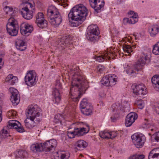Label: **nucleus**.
<instances>
[{"instance_id":"f257e3e1","label":"nucleus","mask_w":159,"mask_h":159,"mask_svg":"<svg viewBox=\"0 0 159 159\" xmlns=\"http://www.w3.org/2000/svg\"><path fill=\"white\" fill-rule=\"evenodd\" d=\"M69 74L72 76L69 95L73 101L76 102L87 90L88 83L78 67L70 69Z\"/></svg>"},{"instance_id":"f03ea898","label":"nucleus","mask_w":159,"mask_h":159,"mask_svg":"<svg viewBox=\"0 0 159 159\" xmlns=\"http://www.w3.org/2000/svg\"><path fill=\"white\" fill-rule=\"evenodd\" d=\"M88 10L83 5H77L73 7L68 14L69 20L73 21L71 24L73 26L77 27L82 24L87 16Z\"/></svg>"},{"instance_id":"7ed1b4c3","label":"nucleus","mask_w":159,"mask_h":159,"mask_svg":"<svg viewBox=\"0 0 159 159\" xmlns=\"http://www.w3.org/2000/svg\"><path fill=\"white\" fill-rule=\"evenodd\" d=\"M48 20L54 27H57L61 23L62 17L57 8L53 6H49L47 11Z\"/></svg>"},{"instance_id":"20e7f679","label":"nucleus","mask_w":159,"mask_h":159,"mask_svg":"<svg viewBox=\"0 0 159 159\" xmlns=\"http://www.w3.org/2000/svg\"><path fill=\"white\" fill-rule=\"evenodd\" d=\"M25 114L27 118L25 120V125L28 129L32 128L37 124L34 120L39 116L40 113L38 110H26Z\"/></svg>"},{"instance_id":"39448f33","label":"nucleus","mask_w":159,"mask_h":159,"mask_svg":"<svg viewBox=\"0 0 159 159\" xmlns=\"http://www.w3.org/2000/svg\"><path fill=\"white\" fill-rule=\"evenodd\" d=\"M71 126H74L73 129L75 130V134L78 136H82L88 133L89 130V125L82 122L73 123Z\"/></svg>"},{"instance_id":"423d86ee","label":"nucleus","mask_w":159,"mask_h":159,"mask_svg":"<svg viewBox=\"0 0 159 159\" xmlns=\"http://www.w3.org/2000/svg\"><path fill=\"white\" fill-rule=\"evenodd\" d=\"M88 31L86 34L87 39L91 42L94 43L99 39V32L96 25H91L88 28Z\"/></svg>"},{"instance_id":"0eeeda50","label":"nucleus","mask_w":159,"mask_h":159,"mask_svg":"<svg viewBox=\"0 0 159 159\" xmlns=\"http://www.w3.org/2000/svg\"><path fill=\"white\" fill-rule=\"evenodd\" d=\"M131 138L133 143L137 148H142L146 141L145 136L141 133H135L132 135Z\"/></svg>"},{"instance_id":"6e6552de","label":"nucleus","mask_w":159,"mask_h":159,"mask_svg":"<svg viewBox=\"0 0 159 159\" xmlns=\"http://www.w3.org/2000/svg\"><path fill=\"white\" fill-rule=\"evenodd\" d=\"M62 88V85L60 81L59 80H56L55 87L53 89L52 91V94L54 96L52 101L55 106L57 105L61 100L60 91Z\"/></svg>"},{"instance_id":"1a4fd4ad","label":"nucleus","mask_w":159,"mask_h":159,"mask_svg":"<svg viewBox=\"0 0 159 159\" xmlns=\"http://www.w3.org/2000/svg\"><path fill=\"white\" fill-rule=\"evenodd\" d=\"M9 24L7 26V30L9 34L11 36H16L18 33L16 29L17 22L16 19L11 18L9 19Z\"/></svg>"},{"instance_id":"9d476101","label":"nucleus","mask_w":159,"mask_h":159,"mask_svg":"<svg viewBox=\"0 0 159 159\" xmlns=\"http://www.w3.org/2000/svg\"><path fill=\"white\" fill-rule=\"evenodd\" d=\"M117 81V77L114 74H110L103 77L101 80V83L107 86L114 85Z\"/></svg>"},{"instance_id":"9b49d317","label":"nucleus","mask_w":159,"mask_h":159,"mask_svg":"<svg viewBox=\"0 0 159 159\" xmlns=\"http://www.w3.org/2000/svg\"><path fill=\"white\" fill-rule=\"evenodd\" d=\"M131 88L135 97L139 96L141 97L142 96L147 93L145 87L143 84H132Z\"/></svg>"},{"instance_id":"f8f14e48","label":"nucleus","mask_w":159,"mask_h":159,"mask_svg":"<svg viewBox=\"0 0 159 159\" xmlns=\"http://www.w3.org/2000/svg\"><path fill=\"white\" fill-rule=\"evenodd\" d=\"M91 6L94 10V13L96 14L103 10L105 2L104 0H89Z\"/></svg>"},{"instance_id":"ddd939ff","label":"nucleus","mask_w":159,"mask_h":159,"mask_svg":"<svg viewBox=\"0 0 159 159\" xmlns=\"http://www.w3.org/2000/svg\"><path fill=\"white\" fill-rule=\"evenodd\" d=\"M149 61V58L148 57L147 54L142 53L140 59L134 65V69L138 71L141 70L143 67V64L147 63Z\"/></svg>"},{"instance_id":"4468645a","label":"nucleus","mask_w":159,"mask_h":159,"mask_svg":"<svg viewBox=\"0 0 159 159\" xmlns=\"http://www.w3.org/2000/svg\"><path fill=\"white\" fill-rule=\"evenodd\" d=\"M36 75L35 72L33 70L30 71L27 73L25 80L27 85L31 86L35 84L37 82Z\"/></svg>"},{"instance_id":"2eb2a0df","label":"nucleus","mask_w":159,"mask_h":159,"mask_svg":"<svg viewBox=\"0 0 159 159\" xmlns=\"http://www.w3.org/2000/svg\"><path fill=\"white\" fill-rule=\"evenodd\" d=\"M7 126L8 128L15 129L20 133H22L25 131L24 129L20 123L16 120H10L8 121Z\"/></svg>"},{"instance_id":"dca6fc26","label":"nucleus","mask_w":159,"mask_h":159,"mask_svg":"<svg viewBox=\"0 0 159 159\" xmlns=\"http://www.w3.org/2000/svg\"><path fill=\"white\" fill-rule=\"evenodd\" d=\"M9 90L11 94L10 98L11 101L14 105H17L19 103L20 99L18 91L14 88H10Z\"/></svg>"},{"instance_id":"f3484780","label":"nucleus","mask_w":159,"mask_h":159,"mask_svg":"<svg viewBox=\"0 0 159 159\" xmlns=\"http://www.w3.org/2000/svg\"><path fill=\"white\" fill-rule=\"evenodd\" d=\"M57 143L56 140L54 139L47 141L43 143L44 151L48 152L55 150Z\"/></svg>"},{"instance_id":"a211bd4d","label":"nucleus","mask_w":159,"mask_h":159,"mask_svg":"<svg viewBox=\"0 0 159 159\" xmlns=\"http://www.w3.org/2000/svg\"><path fill=\"white\" fill-rule=\"evenodd\" d=\"M138 118V115L136 113L131 112L129 113L126 116L125 124L126 127L131 126Z\"/></svg>"},{"instance_id":"6ab92c4d","label":"nucleus","mask_w":159,"mask_h":159,"mask_svg":"<svg viewBox=\"0 0 159 159\" xmlns=\"http://www.w3.org/2000/svg\"><path fill=\"white\" fill-rule=\"evenodd\" d=\"M33 30V28L28 24L25 23H22L20 26V31L21 34L26 36H28Z\"/></svg>"},{"instance_id":"aec40b11","label":"nucleus","mask_w":159,"mask_h":159,"mask_svg":"<svg viewBox=\"0 0 159 159\" xmlns=\"http://www.w3.org/2000/svg\"><path fill=\"white\" fill-rule=\"evenodd\" d=\"M72 38L68 35H64L61 37L60 40H58V45L63 47L64 46L66 47L70 43L72 40Z\"/></svg>"},{"instance_id":"412c9836","label":"nucleus","mask_w":159,"mask_h":159,"mask_svg":"<svg viewBox=\"0 0 159 159\" xmlns=\"http://www.w3.org/2000/svg\"><path fill=\"white\" fill-rule=\"evenodd\" d=\"M100 136L102 138L113 139L118 135L117 133L115 131L108 132L106 131H102L99 133Z\"/></svg>"},{"instance_id":"4be33fe9","label":"nucleus","mask_w":159,"mask_h":159,"mask_svg":"<svg viewBox=\"0 0 159 159\" xmlns=\"http://www.w3.org/2000/svg\"><path fill=\"white\" fill-rule=\"evenodd\" d=\"M31 150L34 153H37L44 151V144L42 143H35L30 147Z\"/></svg>"},{"instance_id":"5701e85b","label":"nucleus","mask_w":159,"mask_h":159,"mask_svg":"<svg viewBox=\"0 0 159 159\" xmlns=\"http://www.w3.org/2000/svg\"><path fill=\"white\" fill-rule=\"evenodd\" d=\"M66 117L67 116L65 114V113H63L62 114H57L54 117V121L56 123L60 122L61 125H62V122Z\"/></svg>"},{"instance_id":"b1692460","label":"nucleus","mask_w":159,"mask_h":159,"mask_svg":"<svg viewBox=\"0 0 159 159\" xmlns=\"http://www.w3.org/2000/svg\"><path fill=\"white\" fill-rule=\"evenodd\" d=\"M16 48L20 51H24L26 48L25 42L20 39H18L16 42Z\"/></svg>"},{"instance_id":"393cba45","label":"nucleus","mask_w":159,"mask_h":159,"mask_svg":"<svg viewBox=\"0 0 159 159\" xmlns=\"http://www.w3.org/2000/svg\"><path fill=\"white\" fill-rule=\"evenodd\" d=\"M148 31L151 37H155L159 32V27L157 25L152 26L149 28Z\"/></svg>"},{"instance_id":"a878e982","label":"nucleus","mask_w":159,"mask_h":159,"mask_svg":"<svg viewBox=\"0 0 159 159\" xmlns=\"http://www.w3.org/2000/svg\"><path fill=\"white\" fill-rule=\"evenodd\" d=\"M33 10L30 9V10H23L20 12L22 16L27 20H30L33 17Z\"/></svg>"},{"instance_id":"bb28decb","label":"nucleus","mask_w":159,"mask_h":159,"mask_svg":"<svg viewBox=\"0 0 159 159\" xmlns=\"http://www.w3.org/2000/svg\"><path fill=\"white\" fill-rule=\"evenodd\" d=\"M148 159H159V148L154 149L150 152Z\"/></svg>"},{"instance_id":"cd10ccee","label":"nucleus","mask_w":159,"mask_h":159,"mask_svg":"<svg viewBox=\"0 0 159 159\" xmlns=\"http://www.w3.org/2000/svg\"><path fill=\"white\" fill-rule=\"evenodd\" d=\"M6 81L10 84L13 85L18 81V78L16 76H13V75H9L6 79Z\"/></svg>"},{"instance_id":"c85d7f7f","label":"nucleus","mask_w":159,"mask_h":159,"mask_svg":"<svg viewBox=\"0 0 159 159\" xmlns=\"http://www.w3.org/2000/svg\"><path fill=\"white\" fill-rule=\"evenodd\" d=\"M80 107L82 109H92L93 108V107L91 106L90 104L88 103L87 100L86 99H83L81 101L80 104Z\"/></svg>"},{"instance_id":"c756f323","label":"nucleus","mask_w":159,"mask_h":159,"mask_svg":"<svg viewBox=\"0 0 159 159\" xmlns=\"http://www.w3.org/2000/svg\"><path fill=\"white\" fill-rule=\"evenodd\" d=\"M88 144L87 143L83 140H79L76 143V146L78 149L82 150L83 148L87 147Z\"/></svg>"},{"instance_id":"7c9ffc66","label":"nucleus","mask_w":159,"mask_h":159,"mask_svg":"<svg viewBox=\"0 0 159 159\" xmlns=\"http://www.w3.org/2000/svg\"><path fill=\"white\" fill-rule=\"evenodd\" d=\"M27 155L26 151L20 150L17 151L16 153L15 157L16 159L19 158H23L25 157Z\"/></svg>"},{"instance_id":"2f4dec72","label":"nucleus","mask_w":159,"mask_h":159,"mask_svg":"<svg viewBox=\"0 0 159 159\" xmlns=\"http://www.w3.org/2000/svg\"><path fill=\"white\" fill-rule=\"evenodd\" d=\"M94 57V59L100 62L104 61L105 60H107L109 57L108 54L106 52L103 55H101L98 56H95Z\"/></svg>"},{"instance_id":"473e14b6","label":"nucleus","mask_w":159,"mask_h":159,"mask_svg":"<svg viewBox=\"0 0 159 159\" xmlns=\"http://www.w3.org/2000/svg\"><path fill=\"white\" fill-rule=\"evenodd\" d=\"M35 23L39 28L43 29L47 26L48 23L47 20L45 19H43L41 20L35 21Z\"/></svg>"},{"instance_id":"72a5a7b5","label":"nucleus","mask_w":159,"mask_h":159,"mask_svg":"<svg viewBox=\"0 0 159 159\" xmlns=\"http://www.w3.org/2000/svg\"><path fill=\"white\" fill-rule=\"evenodd\" d=\"M151 81L155 88H157L159 90V76L155 75L153 76L151 79Z\"/></svg>"},{"instance_id":"f704fd0d","label":"nucleus","mask_w":159,"mask_h":159,"mask_svg":"<svg viewBox=\"0 0 159 159\" xmlns=\"http://www.w3.org/2000/svg\"><path fill=\"white\" fill-rule=\"evenodd\" d=\"M23 5V7L22 8V10H30L29 9H32L33 10V5L29 2H22L21 5Z\"/></svg>"},{"instance_id":"c9c22d12","label":"nucleus","mask_w":159,"mask_h":159,"mask_svg":"<svg viewBox=\"0 0 159 159\" xmlns=\"http://www.w3.org/2000/svg\"><path fill=\"white\" fill-rule=\"evenodd\" d=\"M74 126H72L71 125L68 129V131H67V135L69 138L72 139L75 137V136L76 135L75 133V130H71L70 129H73Z\"/></svg>"},{"instance_id":"e433bc0d","label":"nucleus","mask_w":159,"mask_h":159,"mask_svg":"<svg viewBox=\"0 0 159 159\" xmlns=\"http://www.w3.org/2000/svg\"><path fill=\"white\" fill-rule=\"evenodd\" d=\"M138 15L137 13H134L133 16H130L129 21L130 24H134L137 22L138 21Z\"/></svg>"},{"instance_id":"4c0bfd02","label":"nucleus","mask_w":159,"mask_h":159,"mask_svg":"<svg viewBox=\"0 0 159 159\" xmlns=\"http://www.w3.org/2000/svg\"><path fill=\"white\" fill-rule=\"evenodd\" d=\"M122 48L125 52H127L130 55V53L133 52L132 48L130 45L127 44H124L123 45Z\"/></svg>"},{"instance_id":"58836bf2","label":"nucleus","mask_w":159,"mask_h":159,"mask_svg":"<svg viewBox=\"0 0 159 159\" xmlns=\"http://www.w3.org/2000/svg\"><path fill=\"white\" fill-rule=\"evenodd\" d=\"M4 95L3 93H0V109H5L6 106L4 104Z\"/></svg>"},{"instance_id":"ea45409f","label":"nucleus","mask_w":159,"mask_h":159,"mask_svg":"<svg viewBox=\"0 0 159 159\" xmlns=\"http://www.w3.org/2000/svg\"><path fill=\"white\" fill-rule=\"evenodd\" d=\"M120 108L122 109H129L130 108V104L127 102L124 101L121 103Z\"/></svg>"},{"instance_id":"a19ab883","label":"nucleus","mask_w":159,"mask_h":159,"mask_svg":"<svg viewBox=\"0 0 159 159\" xmlns=\"http://www.w3.org/2000/svg\"><path fill=\"white\" fill-rule=\"evenodd\" d=\"M151 140L152 142L155 141L158 142L159 141V131L152 135Z\"/></svg>"},{"instance_id":"79ce46f5","label":"nucleus","mask_w":159,"mask_h":159,"mask_svg":"<svg viewBox=\"0 0 159 159\" xmlns=\"http://www.w3.org/2000/svg\"><path fill=\"white\" fill-rule=\"evenodd\" d=\"M152 52L156 55H159V46L157 44H155L152 50Z\"/></svg>"},{"instance_id":"37998d69","label":"nucleus","mask_w":159,"mask_h":159,"mask_svg":"<svg viewBox=\"0 0 159 159\" xmlns=\"http://www.w3.org/2000/svg\"><path fill=\"white\" fill-rule=\"evenodd\" d=\"M16 111L14 110H10L7 113V115L10 118H13L16 116Z\"/></svg>"},{"instance_id":"c03bdc74","label":"nucleus","mask_w":159,"mask_h":159,"mask_svg":"<svg viewBox=\"0 0 159 159\" xmlns=\"http://www.w3.org/2000/svg\"><path fill=\"white\" fill-rule=\"evenodd\" d=\"M44 19L43 14L42 12H39L36 16L35 21H39Z\"/></svg>"},{"instance_id":"a18cd8bd","label":"nucleus","mask_w":159,"mask_h":159,"mask_svg":"<svg viewBox=\"0 0 159 159\" xmlns=\"http://www.w3.org/2000/svg\"><path fill=\"white\" fill-rule=\"evenodd\" d=\"M144 156L143 155L135 154L130 157L128 159H143Z\"/></svg>"},{"instance_id":"49530a36","label":"nucleus","mask_w":159,"mask_h":159,"mask_svg":"<svg viewBox=\"0 0 159 159\" xmlns=\"http://www.w3.org/2000/svg\"><path fill=\"white\" fill-rule=\"evenodd\" d=\"M8 132L7 130H5L4 129H3L1 131L0 134L1 138H6L7 137L6 134H8Z\"/></svg>"},{"instance_id":"de8ad7c7","label":"nucleus","mask_w":159,"mask_h":159,"mask_svg":"<svg viewBox=\"0 0 159 159\" xmlns=\"http://www.w3.org/2000/svg\"><path fill=\"white\" fill-rule=\"evenodd\" d=\"M39 108H40L38 105L34 103L29 105L27 109H37Z\"/></svg>"},{"instance_id":"09e8293b","label":"nucleus","mask_w":159,"mask_h":159,"mask_svg":"<svg viewBox=\"0 0 159 159\" xmlns=\"http://www.w3.org/2000/svg\"><path fill=\"white\" fill-rule=\"evenodd\" d=\"M82 113L86 116H89L93 114L92 110H81Z\"/></svg>"},{"instance_id":"8fccbe9b","label":"nucleus","mask_w":159,"mask_h":159,"mask_svg":"<svg viewBox=\"0 0 159 159\" xmlns=\"http://www.w3.org/2000/svg\"><path fill=\"white\" fill-rule=\"evenodd\" d=\"M6 8H9V11H10L11 12L12 11V13H11L12 17L11 18H13L15 19L14 17H15V14L16 12V11L15 10H13L12 8H10L6 6Z\"/></svg>"},{"instance_id":"3c124183","label":"nucleus","mask_w":159,"mask_h":159,"mask_svg":"<svg viewBox=\"0 0 159 159\" xmlns=\"http://www.w3.org/2000/svg\"><path fill=\"white\" fill-rule=\"evenodd\" d=\"M135 104L137 106L138 108L140 109H142L144 107L142 102L140 101H138L136 103H135Z\"/></svg>"},{"instance_id":"603ef678","label":"nucleus","mask_w":159,"mask_h":159,"mask_svg":"<svg viewBox=\"0 0 159 159\" xmlns=\"http://www.w3.org/2000/svg\"><path fill=\"white\" fill-rule=\"evenodd\" d=\"M70 157V155L68 153L62 154L61 156V159H68Z\"/></svg>"},{"instance_id":"864d4df0","label":"nucleus","mask_w":159,"mask_h":159,"mask_svg":"<svg viewBox=\"0 0 159 159\" xmlns=\"http://www.w3.org/2000/svg\"><path fill=\"white\" fill-rule=\"evenodd\" d=\"M130 21L129 19L127 18H124L123 20V23L125 25H127V24H129Z\"/></svg>"},{"instance_id":"5fc2aeb1","label":"nucleus","mask_w":159,"mask_h":159,"mask_svg":"<svg viewBox=\"0 0 159 159\" xmlns=\"http://www.w3.org/2000/svg\"><path fill=\"white\" fill-rule=\"evenodd\" d=\"M145 121L144 122V125L145 126L144 127H146L147 128H149L150 126V123L148 121V120L145 119H144Z\"/></svg>"},{"instance_id":"6e6d98bb","label":"nucleus","mask_w":159,"mask_h":159,"mask_svg":"<svg viewBox=\"0 0 159 159\" xmlns=\"http://www.w3.org/2000/svg\"><path fill=\"white\" fill-rule=\"evenodd\" d=\"M126 72L127 74H131L133 73V70L132 69L129 67L127 69Z\"/></svg>"},{"instance_id":"4d7b16f0","label":"nucleus","mask_w":159,"mask_h":159,"mask_svg":"<svg viewBox=\"0 0 159 159\" xmlns=\"http://www.w3.org/2000/svg\"><path fill=\"white\" fill-rule=\"evenodd\" d=\"M117 104H118V105L120 106L119 104L118 103H116L113 104L111 107L112 109H118L119 108L117 106Z\"/></svg>"},{"instance_id":"13d9d810","label":"nucleus","mask_w":159,"mask_h":159,"mask_svg":"<svg viewBox=\"0 0 159 159\" xmlns=\"http://www.w3.org/2000/svg\"><path fill=\"white\" fill-rule=\"evenodd\" d=\"M111 121L112 122H115L117 120L116 118L114 116H111Z\"/></svg>"},{"instance_id":"bf43d9fd","label":"nucleus","mask_w":159,"mask_h":159,"mask_svg":"<svg viewBox=\"0 0 159 159\" xmlns=\"http://www.w3.org/2000/svg\"><path fill=\"white\" fill-rule=\"evenodd\" d=\"M2 120V110H0V122Z\"/></svg>"},{"instance_id":"052dcab7","label":"nucleus","mask_w":159,"mask_h":159,"mask_svg":"<svg viewBox=\"0 0 159 159\" xmlns=\"http://www.w3.org/2000/svg\"><path fill=\"white\" fill-rule=\"evenodd\" d=\"M134 13H136L134 12V11H130L128 13V14L133 15L132 16H133V14H134Z\"/></svg>"},{"instance_id":"680f3d73","label":"nucleus","mask_w":159,"mask_h":159,"mask_svg":"<svg viewBox=\"0 0 159 159\" xmlns=\"http://www.w3.org/2000/svg\"><path fill=\"white\" fill-rule=\"evenodd\" d=\"M98 71H99V72H101V73L102 72V71H103V70H102V68H99V69H98Z\"/></svg>"},{"instance_id":"e2e57ef3","label":"nucleus","mask_w":159,"mask_h":159,"mask_svg":"<svg viewBox=\"0 0 159 159\" xmlns=\"http://www.w3.org/2000/svg\"><path fill=\"white\" fill-rule=\"evenodd\" d=\"M22 2H29V0H21Z\"/></svg>"},{"instance_id":"0e129e2a","label":"nucleus","mask_w":159,"mask_h":159,"mask_svg":"<svg viewBox=\"0 0 159 159\" xmlns=\"http://www.w3.org/2000/svg\"><path fill=\"white\" fill-rule=\"evenodd\" d=\"M155 112L159 115V110H155Z\"/></svg>"},{"instance_id":"69168bd1","label":"nucleus","mask_w":159,"mask_h":159,"mask_svg":"<svg viewBox=\"0 0 159 159\" xmlns=\"http://www.w3.org/2000/svg\"><path fill=\"white\" fill-rule=\"evenodd\" d=\"M156 44H158V45L159 46V42H157Z\"/></svg>"},{"instance_id":"338daca9","label":"nucleus","mask_w":159,"mask_h":159,"mask_svg":"<svg viewBox=\"0 0 159 159\" xmlns=\"http://www.w3.org/2000/svg\"><path fill=\"white\" fill-rule=\"evenodd\" d=\"M2 66H0V69L1 68Z\"/></svg>"},{"instance_id":"774afa93","label":"nucleus","mask_w":159,"mask_h":159,"mask_svg":"<svg viewBox=\"0 0 159 159\" xmlns=\"http://www.w3.org/2000/svg\"><path fill=\"white\" fill-rule=\"evenodd\" d=\"M151 130L152 131V130H153V129H151Z\"/></svg>"}]
</instances>
